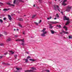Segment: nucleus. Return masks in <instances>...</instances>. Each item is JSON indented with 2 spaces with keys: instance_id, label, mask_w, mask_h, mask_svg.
<instances>
[{
  "instance_id": "obj_1",
  "label": "nucleus",
  "mask_w": 72,
  "mask_h": 72,
  "mask_svg": "<svg viewBox=\"0 0 72 72\" xmlns=\"http://www.w3.org/2000/svg\"><path fill=\"white\" fill-rule=\"evenodd\" d=\"M72 8V6H68L66 8V12H69V11L71 10V9Z\"/></svg>"
},
{
  "instance_id": "obj_2",
  "label": "nucleus",
  "mask_w": 72,
  "mask_h": 72,
  "mask_svg": "<svg viewBox=\"0 0 72 72\" xmlns=\"http://www.w3.org/2000/svg\"><path fill=\"white\" fill-rule=\"evenodd\" d=\"M47 33V32L45 31L44 32H43L41 34V35L43 37H44V36H45V34H46Z\"/></svg>"
},
{
  "instance_id": "obj_3",
  "label": "nucleus",
  "mask_w": 72,
  "mask_h": 72,
  "mask_svg": "<svg viewBox=\"0 0 72 72\" xmlns=\"http://www.w3.org/2000/svg\"><path fill=\"white\" fill-rule=\"evenodd\" d=\"M53 6L54 7V9H55V10H57V9L56 8V7H57V8H59V6H58V5H54Z\"/></svg>"
},
{
  "instance_id": "obj_4",
  "label": "nucleus",
  "mask_w": 72,
  "mask_h": 72,
  "mask_svg": "<svg viewBox=\"0 0 72 72\" xmlns=\"http://www.w3.org/2000/svg\"><path fill=\"white\" fill-rule=\"evenodd\" d=\"M67 1V0H64V1L62 3V5H64V6H66L67 5V4H65V2Z\"/></svg>"
},
{
  "instance_id": "obj_5",
  "label": "nucleus",
  "mask_w": 72,
  "mask_h": 72,
  "mask_svg": "<svg viewBox=\"0 0 72 72\" xmlns=\"http://www.w3.org/2000/svg\"><path fill=\"white\" fill-rule=\"evenodd\" d=\"M64 21L66 20V21H69V18H67V17L66 16H65L64 17Z\"/></svg>"
},
{
  "instance_id": "obj_6",
  "label": "nucleus",
  "mask_w": 72,
  "mask_h": 72,
  "mask_svg": "<svg viewBox=\"0 0 72 72\" xmlns=\"http://www.w3.org/2000/svg\"><path fill=\"white\" fill-rule=\"evenodd\" d=\"M16 41H22L23 42H24V39H23V40H22V39H18L17 40H16Z\"/></svg>"
},
{
  "instance_id": "obj_7",
  "label": "nucleus",
  "mask_w": 72,
  "mask_h": 72,
  "mask_svg": "<svg viewBox=\"0 0 72 72\" xmlns=\"http://www.w3.org/2000/svg\"><path fill=\"white\" fill-rule=\"evenodd\" d=\"M25 72H33V70H25Z\"/></svg>"
},
{
  "instance_id": "obj_8",
  "label": "nucleus",
  "mask_w": 72,
  "mask_h": 72,
  "mask_svg": "<svg viewBox=\"0 0 72 72\" xmlns=\"http://www.w3.org/2000/svg\"><path fill=\"white\" fill-rule=\"evenodd\" d=\"M13 16V14H11V16L10 15H9V20L10 21H11L12 19V16Z\"/></svg>"
},
{
  "instance_id": "obj_9",
  "label": "nucleus",
  "mask_w": 72,
  "mask_h": 72,
  "mask_svg": "<svg viewBox=\"0 0 72 72\" xmlns=\"http://www.w3.org/2000/svg\"><path fill=\"white\" fill-rule=\"evenodd\" d=\"M18 1H17L16 0H14L13 2L14 4H18V3H17V2H18Z\"/></svg>"
},
{
  "instance_id": "obj_10",
  "label": "nucleus",
  "mask_w": 72,
  "mask_h": 72,
  "mask_svg": "<svg viewBox=\"0 0 72 72\" xmlns=\"http://www.w3.org/2000/svg\"><path fill=\"white\" fill-rule=\"evenodd\" d=\"M63 28H65L66 31H67L68 30L67 27H66V26H64Z\"/></svg>"
},
{
  "instance_id": "obj_11",
  "label": "nucleus",
  "mask_w": 72,
  "mask_h": 72,
  "mask_svg": "<svg viewBox=\"0 0 72 72\" xmlns=\"http://www.w3.org/2000/svg\"><path fill=\"white\" fill-rule=\"evenodd\" d=\"M52 34H54V31L51 30H50Z\"/></svg>"
},
{
  "instance_id": "obj_12",
  "label": "nucleus",
  "mask_w": 72,
  "mask_h": 72,
  "mask_svg": "<svg viewBox=\"0 0 72 72\" xmlns=\"http://www.w3.org/2000/svg\"><path fill=\"white\" fill-rule=\"evenodd\" d=\"M18 20L19 21H23V20L21 18H19L18 19Z\"/></svg>"
},
{
  "instance_id": "obj_13",
  "label": "nucleus",
  "mask_w": 72,
  "mask_h": 72,
  "mask_svg": "<svg viewBox=\"0 0 72 72\" xmlns=\"http://www.w3.org/2000/svg\"><path fill=\"white\" fill-rule=\"evenodd\" d=\"M45 30H46V29H45V28H44L43 30L41 31V32H44Z\"/></svg>"
},
{
  "instance_id": "obj_14",
  "label": "nucleus",
  "mask_w": 72,
  "mask_h": 72,
  "mask_svg": "<svg viewBox=\"0 0 72 72\" xmlns=\"http://www.w3.org/2000/svg\"><path fill=\"white\" fill-rule=\"evenodd\" d=\"M49 26H50V28H53V26H51V24H49Z\"/></svg>"
},
{
  "instance_id": "obj_15",
  "label": "nucleus",
  "mask_w": 72,
  "mask_h": 72,
  "mask_svg": "<svg viewBox=\"0 0 72 72\" xmlns=\"http://www.w3.org/2000/svg\"><path fill=\"white\" fill-rule=\"evenodd\" d=\"M9 10V9H7L5 8L3 10L4 11H8V10Z\"/></svg>"
},
{
  "instance_id": "obj_16",
  "label": "nucleus",
  "mask_w": 72,
  "mask_h": 72,
  "mask_svg": "<svg viewBox=\"0 0 72 72\" xmlns=\"http://www.w3.org/2000/svg\"><path fill=\"white\" fill-rule=\"evenodd\" d=\"M51 23H53V24H56V23H58V22L55 21V22H51Z\"/></svg>"
},
{
  "instance_id": "obj_17",
  "label": "nucleus",
  "mask_w": 72,
  "mask_h": 72,
  "mask_svg": "<svg viewBox=\"0 0 72 72\" xmlns=\"http://www.w3.org/2000/svg\"><path fill=\"white\" fill-rule=\"evenodd\" d=\"M69 21H67L66 22V24L65 25H68V24H69Z\"/></svg>"
},
{
  "instance_id": "obj_18",
  "label": "nucleus",
  "mask_w": 72,
  "mask_h": 72,
  "mask_svg": "<svg viewBox=\"0 0 72 72\" xmlns=\"http://www.w3.org/2000/svg\"><path fill=\"white\" fill-rule=\"evenodd\" d=\"M25 63H27L28 61V59H27V58L26 59H25Z\"/></svg>"
},
{
  "instance_id": "obj_19",
  "label": "nucleus",
  "mask_w": 72,
  "mask_h": 72,
  "mask_svg": "<svg viewBox=\"0 0 72 72\" xmlns=\"http://www.w3.org/2000/svg\"><path fill=\"white\" fill-rule=\"evenodd\" d=\"M38 1L40 3H41L42 2V0H39Z\"/></svg>"
},
{
  "instance_id": "obj_20",
  "label": "nucleus",
  "mask_w": 72,
  "mask_h": 72,
  "mask_svg": "<svg viewBox=\"0 0 72 72\" xmlns=\"http://www.w3.org/2000/svg\"><path fill=\"white\" fill-rule=\"evenodd\" d=\"M29 60H30V61H35V60L32 59L31 58L30 59H29Z\"/></svg>"
},
{
  "instance_id": "obj_21",
  "label": "nucleus",
  "mask_w": 72,
  "mask_h": 72,
  "mask_svg": "<svg viewBox=\"0 0 72 72\" xmlns=\"http://www.w3.org/2000/svg\"><path fill=\"white\" fill-rule=\"evenodd\" d=\"M10 53H11V54H14V52H13V51H10Z\"/></svg>"
},
{
  "instance_id": "obj_22",
  "label": "nucleus",
  "mask_w": 72,
  "mask_h": 72,
  "mask_svg": "<svg viewBox=\"0 0 72 72\" xmlns=\"http://www.w3.org/2000/svg\"><path fill=\"white\" fill-rule=\"evenodd\" d=\"M32 69L33 70H36V68H35L32 67Z\"/></svg>"
},
{
  "instance_id": "obj_23",
  "label": "nucleus",
  "mask_w": 72,
  "mask_h": 72,
  "mask_svg": "<svg viewBox=\"0 0 72 72\" xmlns=\"http://www.w3.org/2000/svg\"><path fill=\"white\" fill-rule=\"evenodd\" d=\"M17 56L18 55H14L15 59H17Z\"/></svg>"
},
{
  "instance_id": "obj_24",
  "label": "nucleus",
  "mask_w": 72,
  "mask_h": 72,
  "mask_svg": "<svg viewBox=\"0 0 72 72\" xmlns=\"http://www.w3.org/2000/svg\"><path fill=\"white\" fill-rule=\"evenodd\" d=\"M45 71H46V72H50V71L49 70V69H46L45 70Z\"/></svg>"
},
{
  "instance_id": "obj_25",
  "label": "nucleus",
  "mask_w": 72,
  "mask_h": 72,
  "mask_svg": "<svg viewBox=\"0 0 72 72\" xmlns=\"http://www.w3.org/2000/svg\"><path fill=\"white\" fill-rule=\"evenodd\" d=\"M29 58H31V57L30 56H28L27 57V59L28 60Z\"/></svg>"
},
{
  "instance_id": "obj_26",
  "label": "nucleus",
  "mask_w": 72,
  "mask_h": 72,
  "mask_svg": "<svg viewBox=\"0 0 72 72\" xmlns=\"http://www.w3.org/2000/svg\"><path fill=\"white\" fill-rule=\"evenodd\" d=\"M35 16H36V15H33V16H32V18H34V17H35Z\"/></svg>"
},
{
  "instance_id": "obj_27",
  "label": "nucleus",
  "mask_w": 72,
  "mask_h": 72,
  "mask_svg": "<svg viewBox=\"0 0 72 72\" xmlns=\"http://www.w3.org/2000/svg\"><path fill=\"white\" fill-rule=\"evenodd\" d=\"M58 28H60L61 27V25H59L58 26Z\"/></svg>"
},
{
  "instance_id": "obj_28",
  "label": "nucleus",
  "mask_w": 72,
  "mask_h": 72,
  "mask_svg": "<svg viewBox=\"0 0 72 72\" xmlns=\"http://www.w3.org/2000/svg\"><path fill=\"white\" fill-rule=\"evenodd\" d=\"M9 5H11V6H14V4H11L10 3H9Z\"/></svg>"
},
{
  "instance_id": "obj_29",
  "label": "nucleus",
  "mask_w": 72,
  "mask_h": 72,
  "mask_svg": "<svg viewBox=\"0 0 72 72\" xmlns=\"http://www.w3.org/2000/svg\"><path fill=\"white\" fill-rule=\"evenodd\" d=\"M0 5L1 6H2V5H3V3H0Z\"/></svg>"
},
{
  "instance_id": "obj_30",
  "label": "nucleus",
  "mask_w": 72,
  "mask_h": 72,
  "mask_svg": "<svg viewBox=\"0 0 72 72\" xmlns=\"http://www.w3.org/2000/svg\"><path fill=\"white\" fill-rule=\"evenodd\" d=\"M6 42H9V39L8 38V39H7L6 40Z\"/></svg>"
},
{
  "instance_id": "obj_31",
  "label": "nucleus",
  "mask_w": 72,
  "mask_h": 72,
  "mask_svg": "<svg viewBox=\"0 0 72 72\" xmlns=\"http://www.w3.org/2000/svg\"><path fill=\"white\" fill-rule=\"evenodd\" d=\"M19 1L20 2H21L22 3H23V2H24V1L22 0H19Z\"/></svg>"
},
{
  "instance_id": "obj_32",
  "label": "nucleus",
  "mask_w": 72,
  "mask_h": 72,
  "mask_svg": "<svg viewBox=\"0 0 72 72\" xmlns=\"http://www.w3.org/2000/svg\"><path fill=\"white\" fill-rule=\"evenodd\" d=\"M19 27H22V26L21 25V24H19Z\"/></svg>"
},
{
  "instance_id": "obj_33",
  "label": "nucleus",
  "mask_w": 72,
  "mask_h": 72,
  "mask_svg": "<svg viewBox=\"0 0 72 72\" xmlns=\"http://www.w3.org/2000/svg\"><path fill=\"white\" fill-rule=\"evenodd\" d=\"M0 45H1V46H3V45H4V44L3 43H1L0 44Z\"/></svg>"
},
{
  "instance_id": "obj_34",
  "label": "nucleus",
  "mask_w": 72,
  "mask_h": 72,
  "mask_svg": "<svg viewBox=\"0 0 72 72\" xmlns=\"http://www.w3.org/2000/svg\"><path fill=\"white\" fill-rule=\"evenodd\" d=\"M35 23L36 24V25H37V26H38V23L36 22H35Z\"/></svg>"
},
{
  "instance_id": "obj_35",
  "label": "nucleus",
  "mask_w": 72,
  "mask_h": 72,
  "mask_svg": "<svg viewBox=\"0 0 72 72\" xmlns=\"http://www.w3.org/2000/svg\"><path fill=\"white\" fill-rule=\"evenodd\" d=\"M16 69H17V70H19V69H20V68H16Z\"/></svg>"
},
{
  "instance_id": "obj_36",
  "label": "nucleus",
  "mask_w": 72,
  "mask_h": 72,
  "mask_svg": "<svg viewBox=\"0 0 72 72\" xmlns=\"http://www.w3.org/2000/svg\"><path fill=\"white\" fill-rule=\"evenodd\" d=\"M0 22H1V23H3V20H1V19H0Z\"/></svg>"
},
{
  "instance_id": "obj_37",
  "label": "nucleus",
  "mask_w": 72,
  "mask_h": 72,
  "mask_svg": "<svg viewBox=\"0 0 72 72\" xmlns=\"http://www.w3.org/2000/svg\"><path fill=\"white\" fill-rule=\"evenodd\" d=\"M56 16L57 17H59V15H58V14H56Z\"/></svg>"
},
{
  "instance_id": "obj_38",
  "label": "nucleus",
  "mask_w": 72,
  "mask_h": 72,
  "mask_svg": "<svg viewBox=\"0 0 72 72\" xmlns=\"http://www.w3.org/2000/svg\"><path fill=\"white\" fill-rule=\"evenodd\" d=\"M71 36H69V39H71Z\"/></svg>"
},
{
  "instance_id": "obj_39",
  "label": "nucleus",
  "mask_w": 72,
  "mask_h": 72,
  "mask_svg": "<svg viewBox=\"0 0 72 72\" xmlns=\"http://www.w3.org/2000/svg\"><path fill=\"white\" fill-rule=\"evenodd\" d=\"M42 21V20H40V21L39 22V23H40V22H41Z\"/></svg>"
},
{
  "instance_id": "obj_40",
  "label": "nucleus",
  "mask_w": 72,
  "mask_h": 72,
  "mask_svg": "<svg viewBox=\"0 0 72 72\" xmlns=\"http://www.w3.org/2000/svg\"><path fill=\"white\" fill-rule=\"evenodd\" d=\"M22 34L23 35H24V34H25L24 31H23L22 32Z\"/></svg>"
},
{
  "instance_id": "obj_41",
  "label": "nucleus",
  "mask_w": 72,
  "mask_h": 72,
  "mask_svg": "<svg viewBox=\"0 0 72 72\" xmlns=\"http://www.w3.org/2000/svg\"><path fill=\"white\" fill-rule=\"evenodd\" d=\"M22 46H24V44L23 43H22Z\"/></svg>"
},
{
  "instance_id": "obj_42",
  "label": "nucleus",
  "mask_w": 72,
  "mask_h": 72,
  "mask_svg": "<svg viewBox=\"0 0 72 72\" xmlns=\"http://www.w3.org/2000/svg\"><path fill=\"white\" fill-rule=\"evenodd\" d=\"M50 19H51L52 18V17L51 16H50L49 17Z\"/></svg>"
},
{
  "instance_id": "obj_43",
  "label": "nucleus",
  "mask_w": 72,
  "mask_h": 72,
  "mask_svg": "<svg viewBox=\"0 0 72 72\" xmlns=\"http://www.w3.org/2000/svg\"><path fill=\"white\" fill-rule=\"evenodd\" d=\"M3 20H6V18L4 17V18H3Z\"/></svg>"
},
{
  "instance_id": "obj_44",
  "label": "nucleus",
  "mask_w": 72,
  "mask_h": 72,
  "mask_svg": "<svg viewBox=\"0 0 72 72\" xmlns=\"http://www.w3.org/2000/svg\"><path fill=\"white\" fill-rule=\"evenodd\" d=\"M62 32H64H64H65V31H64V30H62Z\"/></svg>"
},
{
  "instance_id": "obj_45",
  "label": "nucleus",
  "mask_w": 72,
  "mask_h": 72,
  "mask_svg": "<svg viewBox=\"0 0 72 72\" xmlns=\"http://www.w3.org/2000/svg\"><path fill=\"white\" fill-rule=\"evenodd\" d=\"M3 35L1 34H0V37H1V36H2Z\"/></svg>"
},
{
  "instance_id": "obj_46",
  "label": "nucleus",
  "mask_w": 72,
  "mask_h": 72,
  "mask_svg": "<svg viewBox=\"0 0 72 72\" xmlns=\"http://www.w3.org/2000/svg\"><path fill=\"white\" fill-rule=\"evenodd\" d=\"M18 37V36L17 35H15V37Z\"/></svg>"
},
{
  "instance_id": "obj_47",
  "label": "nucleus",
  "mask_w": 72,
  "mask_h": 72,
  "mask_svg": "<svg viewBox=\"0 0 72 72\" xmlns=\"http://www.w3.org/2000/svg\"><path fill=\"white\" fill-rule=\"evenodd\" d=\"M58 10L59 12H60V10H59V9H58Z\"/></svg>"
},
{
  "instance_id": "obj_48",
  "label": "nucleus",
  "mask_w": 72,
  "mask_h": 72,
  "mask_svg": "<svg viewBox=\"0 0 72 72\" xmlns=\"http://www.w3.org/2000/svg\"><path fill=\"white\" fill-rule=\"evenodd\" d=\"M7 4L8 5H9V3H7Z\"/></svg>"
},
{
  "instance_id": "obj_49",
  "label": "nucleus",
  "mask_w": 72,
  "mask_h": 72,
  "mask_svg": "<svg viewBox=\"0 0 72 72\" xmlns=\"http://www.w3.org/2000/svg\"><path fill=\"white\" fill-rule=\"evenodd\" d=\"M8 19H9V15H8Z\"/></svg>"
},
{
  "instance_id": "obj_50",
  "label": "nucleus",
  "mask_w": 72,
  "mask_h": 72,
  "mask_svg": "<svg viewBox=\"0 0 72 72\" xmlns=\"http://www.w3.org/2000/svg\"><path fill=\"white\" fill-rule=\"evenodd\" d=\"M49 19H50V18H49V17H48V18H47V19H48V20H49Z\"/></svg>"
},
{
  "instance_id": "obj_51",
  "label": "nucleus",
  "mask_w": 72,
  "mask_h": 72,
  "mask_svg": "<svg viewBox=\"0 0 72 72\" xmlns=\"http://www.w3.org/2000/svg\"><path fill=\"white\" fill-rule=\"evenodd\" d=\"M8 54V53H4V55H6V54Z\"/></svg>"
},
{
  "instance_id": "obj_52",
  "label": "nucleus",
  "mask_w": 72,
  "mask_h": 72,
  "mask_svg": "<svg viewBox=\"0 0 72 72\" xmlns=\"http://www.w3.org/2000/svg\"><path fill=\"white\" fill-rule=\"evenodd\" d=\"M68 32H66V34H68Z\"/></svg>"
},
{
  "instance_id": "obj_53",
  "label": "nucleus",
  "mask_w": 72,
  "mask_h": 72,
  "mask_svg": "<svg viewBox=\"0 0 72 72\" xmlns=\"http://www.w3.org/2000/svg\"><path fill=\"white\" fill-rule=\"evenodd\" d=\"M33 6V7H35V4H34Z\"/></svg>"
},
{
  "instance_id": "obj_54",
  "label": "nucleus",
  "mask_w": 72,
  "mask_h": 72,
  "mask_svg": "<svg viewBox=\"0 0 72 72\" xmlns=\"http://www.w3.org/2000/svg\"><path fill=\"white\" fill-rule=\"evenodd\" d=\"M60 34H62V32H60Z\"/></svg>"
},
{
  "instance_id": "obj_55",
  "label": "nucleus",
  "mask_w": 72,
  "mask_h": 72,
  "mask_svg": "<svg viewBox=\"0 0 72 72\" xmlns=\"http://www.w3.org/2000/svg\"><path fill=\"white\" fill-rule=\"evenodd\" d=\"M66 32H64V33H66Z\"/></svg>"
},
{
  "instance_id": "obj_56",
  "label": "nucleus",
  "mask_w": 72,
  "mask_h": 72,
  "mask_svg": "<svg viewBox=\"0 0 72 72\" xmlns=\"http://www.w3.org/2000/svg\"><path fill=\"white\" fill-rule=\"evenodd\" d=\"M61 13L62 14H63V12H61Z\"/></svg>"
},
{
  "instance_id": "obj_57",
  "label": "nucleus",
  "mask_w": 72,
  "mask_h": 72,
  "mask_svg": "<svg viewBox=\"0 0 72 72\" xmlns=\"http://www.w3.org/2000/svg\"><path fill=\"white\" fill-rule=\"evenodd\" d=\"M2 56H0V58H2Z\"/></svg>"
},
{
  "instance_id": "obj_58",
  "label": "nucleus",
  "mask_w": 72,
  "mask_h": 72,
  "mask_svg": "<svg viewBox=\"0 0 72 72\" xmlns=\"http://www.w3.org/2000/svg\"><path fill=\"white\" fill-rule=\"evenodd\" d=\"M54 19H57V18H54Z\"/></svg>"
},
{
  "instance_id": "obj_59",
  "label": "nucleus",
  "mask_w": 72,
  "mask_h": 72,
  "mask_svg": "<svg viewBox=\"0 0 72 72\" xmlns=\"http://www.w3.org/2000/svg\"><path fill=\"white\" fill-rule=\"evenodd\" d=\"M15 72H18V71L17 70H16L15 71Z\"/></svg>"
},
{
  "instance_id": "obj_60",
  "label": "nucleus",
  "mask_w": 72,
  "mask_h": 72,
  "mask_svg": "<svg viewBox=\"0 0 72 72\" xmlns=\"http://www.w3.org/2000/svg\"><path fill=\"white\" fill-rule=\"evenodd\" d=\"M10 40H11V39H9V41H10Z\"/></svg>"
},
{
  "instance_id": "obj_61",
  "label": "nucleus",
  "mask_w": 72,
  "mask_h": 72,
  "mask_svg": "<svg viewBox=\"0 0 72 72\" xmlns=\"http://www.w3.org/2000/svg\"><path fill=\"white\" fill-rule=\"evenodd\" d=\"M37 9H39V7H37Z\"/></svg>"
},
{
  "instance_id": "obj_62",
  "label": "nucleus",
  "mask_w": 72,
  "mask_h": 72,
  "mask_svg": "<svg viewBox=\"0 0 72 72\" xmlns=\"http://www.w3.org/2000/svg\"><path fill=\"white\" fill-rule=\"evenodd\" d=\"M58 25H57V27H58Z\"/></svg>"
},
{
  "instance_id": "obj_63",
  "label": "nucleus",
  "mask_w": 72,
  "mask_h": 72,
  "mask_svg": "<svg viewBox=\"0 0 72 72\" xmlns=\"http://www.w3.org/2000/svg\"><path fill=\"white\" fill-rule=\"evenodd\" d=\"M14 31H15V29H14Z\"/></svg>"
},
{
  "instance_id": "obj_64",
  "label": "nucleus",
  "mask_w": 72,
  "mask_h": 72,
  "mask_svg": "<svg viewBox=\"0 0 72 72\" xmlns=\"http://www.w3.org/2000/svg\"><path fill=\"white\" fill-rule=\"evenodd\" d=\"M24 17H26V15H24Z\"/></svg>"
}]
</instances>
